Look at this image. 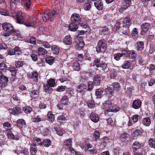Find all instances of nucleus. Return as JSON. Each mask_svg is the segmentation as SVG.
I'll use <instances>...</instances> for the list:
<instances>
[{"label":"nucleus","instance_id":"f257e3e1","mask_svg":"<svg viewBox=\"0 0 155 155\" xmlns=\"http://www.w3.org/2000/svg\"><path fill=\"white\" fill-rule=\"evenodd\" d=\"M71 22L79 25L83 27L86 29L87 31H90V28L87 25L85 24V21L80 16V15L77 13L73 14L71 16Z\"/></svg>","mask_w":155,"mask_h":155},{"label":"nucleus","instance_id":"f03ea898","mask_svg":"<svg viewBox=\"0 0 155 155\" xmlns=\"http://www.w3.org/2000/svg\"><path fill=\"white\" fill-rule=\"evenodd\" d=\"M2 28L4 30L3 35L8 37L9 36L11 33L14 30L13 26L10 23L5 22L2 25Z\"/></svg>","mask_w":155,"mask_h":155},{"label":"nucleus","instance_id":"7ed1b4c3","mask_svg":"<svg viewBox=\"0 0 155 155\" xmlns=\"http://www.w3.org/2000/svg\"><path fill=\"white\" fill-rule=\"evenodd\" d=\"M58 12L54 10H52L51 14L50 13V10L47 9L45 11L44 16L42 17V18L43 20L45 21H47L48 20L52 21L55 15L58 14Z\"/></svg>","mask_w":155,"mask_h":155},{"label":"nucleus","instance_id":"20e7f679","mask_svg":"<svg viewBox=\"0 0 155 155\" xmlns=\"http://www.w3.org/2000/svg\"><path fill=\"white\" fill-rule=\"evenodd\" d=\"M22 15L21 12L14 11L12 13V16L16 18L17 22L19 24H22L24 21L23 16Z\"/></svg>","mask_w":155,"mask_h":155},{"label":"nucleus","instance_id":"39448f33","mask_svg":"<svg viewBox=\"0 0 155 155\" xmlns=\"http://www.w3.org/2000/svg\"><path fill=\"white\" fill-rule=\"evenodd\" d=\"M112 103L111 101L108 100L106 101L103 104L104 106V108L108 112H116L119 110L120 108L119 107L116 108V110H111L112 107Z\"/></svg>","mask_w":155,"mask_h":155},{"label":"nucleus","instance_id":"423d86ee","mask_svg":"<svg viewBox=\"0 0 155 155\" xmlns=\"http://www.w3.org/2000/svg\"><path fill=\"white\" fill-rule=\"evenodd\" d=\"M107 47V44L104 40H100L98 42L96 47V51L98 53L101 51V49L104 50Z\"/></svg>","mask_w":155,"mask_h":155},{"label":"nucleus","instance_id":"0eeeda50","mask_svg":"<svg viewBox=\"0 0 155 155\" xmlns=\"http://www.w3.org/2000/svg\"><path fill=\"white\" fill-rule=\"evenodd\" d=\"M84 149L86 151L90 153L93 154L96 153L93 145L90 143H86L84 146Z\"/></svg>","mask_w":155,"mask_h":155},{"label":"nucleus","instance_id":"6e6552de","mask_svg":"<svg viewBox=\"0 0 155 155\" xmlns=\"http://www.w3.org/2000/svg\"><path fill=\"white\" fill-rule=\"evenodd\" d=\"M36 22V18L35 17H31L30 20L25 21L24 24L27 27H33Z\"/></svg>","mask_w":155,"mask_h":155},{"label":"nucleus","instance_id":"1a4fd4ad","mask_svg":"<svg viewBox=\"0 0 155 155\" xmlns=\"http://www.w3.org/2000/svg\"><path fill=\"white\" fill-rule=\"evenodd\" d=\"M9 111L10 114L16 116L18 115L21 112V110L18 107L9 109Z\"/></svg>","mask_w":155,"mask_h":155},{"label":"nucleus","instance_id":"9d476101","mask_svg":"<svg viewBox=\"0 0 155 155\" xmlns=\"http://www.w3.org/2000/svg\"><path fill=\"white\" fill-rule=\"evenodd\" d=\"M140 117V116L137 114H135L132 117L129 118V122L128 123L129 126L132 125L133 123L137 122Z\"/></svg>","mask_w":155,"mask_h":155},{"label":"nucleus","instance_id":"9b49d317","mask_svg":"<svg viewBox=\"0 0 155 155\" xmlns=\"http://www.w3.org/2000/svg\"><path fill=\"white\" fill-rule=\"evenodd\" d=\"M150 28V25L148 23H144L141 26V31L140 34L144 35L148 31Z\"/></svg>","mask_w":155,"mask_h":155},{"label":"nucleus","instance_id":"f8f14e48","mask_svg":"<svg viewBox=\"0 0 155 155\" xmlns=\"http://www.w3.org/2000/svg\"><path fill=\"white\" fill-rule=\"evenodd\" d=\"M6 134L8 138L11 139H13L15 140H18L19 137L18 135L14 136L12 133L10 129L7 130Z\"/></svg>","mask_w":155,"mask_h":155},{"label":"nucleus","instance_id":"ddd939ff","mask_svg":"<svg viewBox=\"0 0 155 155\" xmlns=\"http://www.w3.org/2000/svg\"><path fill=\"white\" fill-rule=\"evenodd\" d=\"M72 38H71V35H68L66 36L63 40L64 43L67 45H70L72 42Z\"/></svg>","mask_w":155,"mask_h":155},{"label":"nucleus","instance_id":"4468645a","mask_svg":"<svg viewBox=\"0 0 155 155\" xmlns=\"http://www.w3.org/2000/svg\"><path fill=\"white\" fill-rule=\"evenodd\" d=\"M79 25L71 22L69 26V29L70 31L75 32L78 29Z\"/></svg>","mask_w":155,"mask_h":155},{"label":"nucleus","instance_id":"2eb2a0df","mask_svg":"<svg viewBox=\"0 0 155 155\" xmlns=\"http://www.w3.org/2000/svg\"><path fill=\"white\" fill-rule=\"evenodd\" d=\"M141 102L140 100L137 99L134 101L132 104V107L135 109L140 108L141 106Z\"/></svg>","mask_w":155,"mask_h":155},{"label":"nucleus","instance_id":"dca6fc26","mask_svg":"<svg viewBox=\"0 0 155 155\" xmlns=\"http://www.w3.org/2000/svg\"><path fill=\"white\" fill-rule=\"evenodd\" d=\"M142 146L143 144L140 143L138 142H135L133 144L132 147V149L134 152H135L140 149Z\"/></svg>","mask_w":155,"mask_h":155},{"label":"nucleus","instance_id":"f3484780","mask_svg":"<svg viewBox=\"0 0 155 155\" xmlns=\"http://www.w3.org/2000/svg\"><path fill=\"white\" fill-rule=\"evenodd\" d=\"M86 90L87 86L83 84L79 85L77 87L78 92L81 94H83Z\"/></svg>","mask_w":155,"mask_h":155},{"label":"nucleus","instance_id":"a211bd4d","mask_svg":"<svg viewBox=\"0 0 155 155\" xmlns=\"http://www.w3.org/2000/svg\"><path fill=\"white\" fill-rule=\"evenodd\" d=\"M27 76L28 78L33 79L36 82L37 81L38 79V74L37 72L35 71H33L31 73L28 74Z\"/></svg>","mask_w":155,"mask_h":155},{"label":"nucleus","instance_id":"6ab92c4d","mask_svg":"<svg viewBox=\"0 0 155 155\" xmlns=\"http://www.w3.org/2000/svg\"><path fill=\"white\" fill-rule=\"evenodd\" d=\"M91 120L94 123H97L99 120L98 115L94 112L92 113L90 115Z\"/></svg>","mask_w":155,"mask_h":155},{"label":"nucleus","instance_id":"aec40b11","mask_svg":"<svg viewBox=\"0 0 155 155\" xmlns=\"http://www.w3.org/2000/svg\"><path fill=\"white\" fill-rule=\"evenodd\" d=\"M94 5L97 10H101L103 8V4L101 0H96L94 2Z\"/></svg>","mask_w":155,"mask_h":155},{"label":"nucleus","instance_id":"412c9836","mask_svg":"<svg viewBox=\"0 0 155 155\" xmlns=\"http://www.w3.org/2000/svg\"><path fill=\"white\" fill-rule=\"evenodd\" d=\"M104 89L102 88L98 89L96 90L95 94L98 98H101L104 94Z\"/></svg>","mask_w":155,"mask_h":155},{"label":"nucleus","instance_id":"4be33fe9","mask_svg":"<svg viewBox=\"0 0 155 155\" xmlns=\"http://www.w3.org/2000/svg\"><path fill=\"white\" fill-rule=\"evenodd\" d=\"M22 0H10V6L12 9H14L16 7L18 3L21 2Z\"/></svg>","mask_w":155,"mask_h":155},{"label":"nucleus","instance_id":"5701e85b","mask_svg":"<svg viewBox=\"0 0 155 155\" xmlns=\"http://www.w3.org/2000/svg\"><path fill=\"white\" fill-rule=\"evenodd\" d=\"M25 122L22 119H19L17 121V125L21 129L24 128L25 126Z\"/></svg>","mask_w":155,"mask_h":155},{"label":"nucleus","instance_id":"b1692460","mask_svg":"<svg viewBox=\"0 0 155 155\" xmlns=\"http://www.w3.org/2000/svg\"><path fill=\"white\" fill-rule=\"evenodd\" d=\"M37 152V147L36 144L31 145L30 152L31 155H35Z\"/></svg>","mask_w":155,"mask_h":155},{"label":"nucleus","instance_id":"393cba45","mask_svg":"<svg viewBox=\"0 0 155 155\" xmlns=\"http://www.w3.org/2000/svg\"><path fill=\"white\" fill-rule=\"evenodd\" d=\"M38 54L39 56H44L47 54V51L43 48L40 47L38 48Z\"/></svg>","mask_w":155,"mask_h":155},{"label":"nucleus","instance_id":"a878e982","mask_svg":"<svg viewBox=\"0 0 155 155\" xmlns=\"http://www.w3.org/2000/svg\"><path fill=\"white\" fill-rule=\"evenodd\" d=\"M5 7H3L2 5H0V14L4 16H8L9 12L5 8Z\"/></svg>","mask_w":155,"mask_h":155},{"label":"nucleus","instance_id":"bb28decb","mask_svg":"<svg viewBox=\"0 0 155 155\" xmlns=\"http://www.w3.org/2000/svg\"><path fill=\"white\" fill-rule=\"evenodd\" d=\"M72 139L69 138L65 140L64 143V145L66 146L68 148H71L72 146Z\"/></svg>","mask_w":155,"mask_h":155},{"label":"nucleus","instance_id":"cd10ccee","mask_svg":"<svg viewBox=\"0 0 155 155\" xmlns=\"http://www.w3.org/2000/svg\"><path fill=\"white\" fill-rule=\"evenodd\" d=\"M93 81L95 85H99L101 81V78L100 76L97 75L94 78Z\"/></svg>","mask_w":155,"mask_h":155},{"label":"nucleus","instance_id":"c85d7f7f","mask_svg":"<svg viewBox=\"0 0 155 155\" xmlns=\"http://www.w3.org/2000/svg\"><path fill=\"white\" fill-rule=\"evenodd\" d=\"M124 26L128 27L131 24V21L130 18L128 17L125 18L123 20Z\"/></svg>","mask_w":155,"mask_h":155},{"label":"nucleus","instance_id":"c756f323","mask_svg":"<svg viewBox=\"0 0 155 155\" xmlns=\"http://www.w3.org/2000/svg\"><path fill=\"white\" fill-rule=\"evenodd\" d=\"M48 120L51 123H52L54 120V116L51 111H49L47 114Z\"/></svg>","mask_w":155,"mask_h":155},{"label":"nucleus","instance_id":"7c9ffc66","mask_svg":"<svg viewBox=\"0 0 155 155\" xmlns=\"http://www.w3.org/2000/svg\"><path fill=\"white\" fill-rule=\"evenodd\" d=\"M105 92L107 96L109 97H111L114 94L112 88L110 87H108L105 89Z\"/></svg>","mask_w":155,"mask_h":155},{"label":"nucleus","instance_id":"2f4dec72","mask_svg":"<svg viewBox=\"0 0 155 155\" xmlns=\"http://www.w3.org/2000/svg\"><path fill=\"white\" fill-rule=\"evenodd\" d=\"M151 123V120L149 117H146L143 118V124L146 126H149Z\"/></svg>","mask_w":155,"mask_h":155},{"label":"nucleus","instance_id":"473e14b6","mask_svg":"<svg viewBox=\"0 0 155 155\" xmlns=\"http://www.w3.org/2000/svg\"><path fill=\"white\" fill-rule=\"evenodd\" d=\"M137 48L138 51H141L144 48V43L142 41H139L137 42Z\"/></svg>","mask_w":155,"mask_h":155},{"label":"nucleus","instance_id":"72a5a7b5","mask_svg":"<svg viewBox=\"0 0 155 155\" xmlns=\"http://www.w3.org/2000/svg\"><path fill=\"white\" fill-rule=\"evenodd\" d=\"M43 89L45 92L48 93H51L53 91V89L50 86L49 87L48 85L47 84L44 85Z\"/></svg>","mask_w":155,"mask_h":155},{"label":"nucleus","instance_id":"f704fd0d","mask_svg":"<svg viewBox=\"0 0 155 155\" xmlns=\"http://www.w3.org/2000/svg\"><path fill=\"white\" fill-rule=\"evenodd\" d=\"M131 0H124L123 3V6L125 8H127L131 4Z\"/></svg>","mask_w":155,"mask_h":155},{"label":"nucleus","instance_id":"c9c22d12","mask_svg":"<svg viewBox=\"0 0 155 155\" xmlns=\"http://www.w3.org/2000/svg\"><path fill=\"white\" fill-rule=\"evenodd\" d=\"M54 59L55 58L54 57L49 56L46 58V61L47 63L50 65H51L54 63Z\"/></svg>","mask_w":155,"mask_h":155},{"label":"nucleus","instance_id":"e433bc0d","mask_svg":"<svg viewBox=\"0 0 155 155\" xmlns=\"http://www.w3.org/2000/svg\"><path fill=\"white\" fill-rule=\"evenodd\" d=\"M54 128L55 129L57 134L60 136H62L63 134V129L59 128L56 129V126H54Z\"/></svg>","mask_w":155,"mask_h":155},{"label":"nucleus","instance_id":"4c0bfd02","mask_svg":"<svg viewBox=\"0 0 155 155\" xmlns=\"http://www.w3.org/2000/svg\"><path fill=\"white\" fill-rule=\"evenodd\" d=\"M0 81L3 84H5V86L6 84L8 81V78L6 76L4 75H2L1 77Z\"/></svg>","mask_w":155,"mask_h":155},{"label":"nucleus","instance_id":"58836bf2","mask_svg":"<svg viewBox=\"0 0 155 155\" xmlns=\"http://www.w3.org/2000/svg\"><path fill=\"white\" fill-rule=\"evenodd\" d=\"M48 84L51 87H54L56 86L55 81L54 79H51L48 81Z\"/></svg>","mask_w":155,"mask_h":155},{"label":"nucleus","instance_id":"ea45409f","mask_svg":"<svg viewBox=\"0 0 155 155\" xmlns=\"http://www.w3.org/2000/svg\"><path fill=\"white\" fill-rule=\"evenodd\" d=\"M113 88V90L116 91H119L120 89V84L117 82L112 83V85Z\"/></svg>","mask_w":155,"mask_h":155},{"label":"nucleus","instance_id":"a19ab883","mask_svg":"<svg viewBox=\"0 0 155 155\" xmlns=\"http://www.w3.org/2000/svg\"><path fill=\"white\" fill-rule=\"evenodd\" d=\"M143 132V130L141 129H137L133 132V135L134 137H136L139 135H141Z\"/></svg>","mask_w":155,"mask_h":155},{"label":"nucleus","instance_id":"79ce46f5","mask_svg":"<svg viewBox=\"0 0 155 155\" xmlns=\"http://www.w3.org/2000/svg\"><path fill=\"white\" fill-rule=\"evenodd\" d=\"M51 144V141L49 139H46L44 140L42 144H43L45 147H48Z\"/></svg>","mask_w":155,"mask_h":155},{"label":"nucleus","instance_id":"37998d69","mask_svg":"<svg viewBox=\"0 0 155 155\" xmlns=\"http://www.w3.org/2000/svg\"><path fill=\"white\" fill-rule=\"evenodd\" d=\"M150 146L153 148H155V139L151 138L149 140Z\"/></svg>","mask_w":155,"mask_h":155},{"label":"nucleus","instance_id":"c03bdc74","mask_svg":"<svg viewBox=\"0 0 155 155\" xmlns=\"http://www.w3.org/2000/svg\"><path fill=\"white\" fill-rule=\"evenodd\" d=\"M130 63L128 61H126L123 65H122V68L124 69H127L129 68L131 69L130 67Z\"/></svg>","mask_w":155,"mask_h":155},{"label":"nucleus","instance_id":"a18cd8bd","mask_svg":"<svg viewBox=\"0 0 155 155\" xmlns=\"http://www.w3.org/2000/svg\"><path fill=\"white\" fill-rule=\"evenodd\" d=\"M73 68L75 71H78L80 69L79 64L78 62H75L73 64Z\"/></svg>","mask_w":155,"mask_h":155},{"label":"nucleus","instance_id":"49530a36","mask_svg":"<svg viewBox=\"0 0 155 155\" xmlns=\"http://www.w3.org/2000/svg\"><path fill=\"white\" fill-rule=\"evenodd\" d=\"M129 137V135L127 134L123 133L122 134L120 137V139L122 141H124Z\"/></svg>","mask_w":155,"mask_h":155},{"label":"nucleus","instance_id":"de8ad7c7","mask_svg":"<svg viewBox=\"0 0 155 155\" xmlns=\"http://www.w3.org/2000/svg\"><path fill=\"white\" fill-rule=\"evenodd\" d=\"M38 92L36 90H34L31 92V95L32 97L36 98L38 97Z\"/></svg>","mask_w":155,"mask_h":155},{"label":"nucleus","instance_id":"09e8293b","mask_svg":"<svg viewBox=\"0 0 155 155\" xmlns=\"http://www.w3.org/2000/svg\"><path fill=\"white\" fill-rule=\"evenodd\" d=\"M107 124L111 126H113L116 124L115 121H114L111 118H108L107 119Z\"/></svg>","mask_w":155,"mask_h":155},{"label":"nucleus","instance_id":"8fccbe9b","mask_svg":"<svg viewBox=\"0 0 155 155\" xmlns=\"http://www.w3.org/2000/svg\"><path fill=\"white\" fill-rule=\"evenodd\" d=\"M91 7V2L86 3L84 5V8L85 10H88L90 9Z\"/></svg>","mask_w":155,"mask_h":155},{"label":"nucleus","instance_id":"3c124183","mask_svg":"<svg viewBox=\"0 0 155 155\" xmlns=\"http://www.w3.org/2000/svg\"><path fill=\"white\" fill-rule=\"evenodd\" d=\"M31 0H25V6L27 9H29L31 6Z\"/></svg>","mask_w":155,"mask_h":155},{"label":"nucleus","instance_id":"603ef678","mask_svg":"<svg viewBox=\"0 0 155 155\" xmlns=\"http://www.w3.org/2000/svg\"><path fill=\"white\" fill-rule=\"evenodd\" d=\"M23 110L27 114H29L32 110V108L29 106H26L23 108Z\"/></svg>","mask_w":155,"mask_h":155},{"label":"nucleus","instance_id":"864d4df0","mask_svg":"<svg viewBox=\"0 0 155 155\" xmlns=\"http://www.w3.org/2000/svg\"><path fill=\"white\" fill-rule=\"evenodd\" d=\"M87 105L88 107L91 108H93L95 106V104L94 101L90 100L87 102Z\"/></svg>","mask_w":155,"mask_h":155},{"label":"nucleus","instance_id":"5fc2aeb1","mask_svg":"<svg viewBox=\"0 0 155 155\" xmlns=\"http://www.w3.org/2000/svg\"><path fill=\"white\" fill-rule=\"evenodd\" d=\"M138 32L136 28H134L132 31L131 35L134 38H136L137 37Z\"/></svg>","mask_w":155,"mask_h":155},{"label":"nucleus","instance_id":"6e6d98bb","mask_svg":"<svg viewBox=\"0 0 155 155\" xmlns=\"http://www.w3.org/2000/svg\"><path fill=\"white\" fill-rule=\"evenodd\" d=\"M12 33H13V34L15 36H16L17 37L20 38H22V36L20 34V32L19 31H13L12 32Z\"/></svg>","mask_w":155,"mask_h":155},{"label":"nucleus","instance_id":"4d7b16f0","mask_svg":"<svg viewBox=\"0 0 155 155\" xmlns=\"http://www.w3.org/2000/svg\"><path fill=\"white\" fill-rule=\"evenodd\" d=\"M114 59L117 60L118 61L120 60V57L122 56V54L120 53L115 54L114 55Z\"/></svg>","mask_w":155,"mask_h":155},{"label":"nucleus","instance_id":"13d9d810","mask_svg":"<svg viewBox=\"0 0 155 155\" xmlns=\"http://www.w3.org/2000/svg\"><path fill=\"white\" fill-rule=\"evenodd\" d=\"M66 88V86H59L56 89V91L58 92H62L64 91Z\"/></svg>","mask_w":155,"mask_h":155},{"label":"nucleus","instance_id":"bf43d9fd","mask_svg":"<svg viewBox=\"0 0 155 155\" xmlns=\"http://www.w3.org/2000/svg\"><path fill=\"white\" fill-rule=\"evenodd\" d=\"M51 49L52 50L55 51L54 53L56 54H57L59 53V49L58 47L56 45H54L51 47Z\"/></svg>","mask_w":155,"mask_h":155},{"label":"nucleus","instance_id":"052dcab7","mask_svg":"<svg viewBox=\"0 0 155 155\" xmlns=\"http://www.w3.org/2000/svg\"><path fill=\"white\" fill-rule=\"evenodd\" d=\"M120 22H117L113 28V31H116L118 30L120 28Z\"/></svg>","mask_w":155,"mask_h":155},{"label":"nucleus","instance_id":"680f3d73","mask_svg":"<svg viewBox=\"0 0 155 155\" xmlns=\"http://www.w3.org/2000/svg\"><path fill=\"white\" fill-rule=\"evenodd\" d=\"M100 134L99 131L97 130L95 131L94 134V136L95 140L98 139L100 138Z\"/></svg>","mask_w":155,"mask_h":155},{"label":"nucleus","instance_id":"e2e57ef3","mask_svg":"<svg viewBox=\"0 0 155 155\" xmlns=\"http://www.w3.org/2000/svg\"><path fill=\"white\" fill-rule=\"evenodd\" d=\"M65 118L64 115H62L58 117L57 118V122L60 123H61V120L64 121L65 120Z\"/></svg>","mask_w":155,"mask_h":155},{"label":"nucleus","instance_id":"0e129e2a","mask_svg":"<svg viewBox=\"0 0 155 155\" xmlns=\"http://www.w3.org/2000/svg\"><path fill=\"white\" fill-rule=\"evenodd\" d=\"M7 68V66L5 64L3 63H2L0 64V69L2 70H5Z\"/></svg>","mask_w":155,"mask_h":155},{"label":"nucleus","instance_id":"69168bd1","mask_svg":"<svg viewBox=\"0 0 155 155\" xmlns=\"http://www.w3.org/2000/svg\"><path fill=\"white\" fill-rule=\"evenodd\" d=\"M41 118L38 116H35L32 118V120L33 122H38L41 121Z\"/></svg>","mask_w":155,"mask_h":155},{"label":"nucleus","instance_id":"338daca9","mask_svg":"<svg viewBox=\"0 0 155 155\" xmlns=\"http://www.w3.org/2000/svg\"><path fill=\"white\" fill-rule=\"evenodd\" d=\"M155 50V46L153 44H151L150 45V48L149 52L150 54L153 53Z\"/></svg>","mask_w":155,"mask_h":155},{"label":"nucleus","instance_id":"774afa93","mask_svg":"<svg viewBox=\"0 0 155 155\" xmlns=\"http://www.w3.org/2000/svg\"><path fill=\"white\" fill-rule=\"evenodd\" d=\"M130 56L132 59H134L137 57V54L134 51H129Z\"/></svg>","mask_w":155,"mask_h":155}]
</instances>
